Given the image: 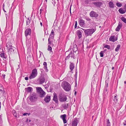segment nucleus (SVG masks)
Returning a JSON list of instances; mask_svg holds the SVG:
<instances>
[{"instance_id": "nucleus-19", "label": "nucleus", "mask_w": 126, "mask_h": 126, "mask_svg": "<svg viewBox=\"0 0 126 126\" xmlns=\"http://www.w3.org/2000/svg\"><path fill=\"white\" fill-rule=\"evenodd\" d=\"M45 79L44 78L42 77L38 80V81L40 84H42L45 82Z\"/></svg>"}, {"instance_id": "nucleus-28", "label": "nucleus", "mask_w": 126, "mask_h": 126, "mask_svg": "<svg viewBox=\"0 0 126 126\" xmlns=\"http://www.w3.org/2000/svg\"><path fill=\"white\" fill-rule=\"evenodd\" d=\"M62 106L64 109H66L68 108V104H64Z\"/></svg>"}, {"instance_id": "nucleus-61", "label": "nucleus", "mask_w": 126, "mask_h": 126, "mask_svg": "<svg viewBox=\"0 0 126 126\" xmlns=\"http://www.w3.org/2000/svg\"><path fill=\"white\" fill-rule=\"evenodd\" d=\"M1 117L0 116V121L1 120Z\"/></svg>"}, {"instance_id": "nucleus-2", "label": "nucleus", "mask_w": 126, "mask_h": 126, "mask_svg": "<svg viewBox=\"0 0 126 126\" xmlns=\"http://www.w3.org/2000/svg\"><path fill=\"white\" fill-rule=\"evenodd\" d=\"M82 29L83 30L85 34L87 36L91 35L96 30L95 28L87 30L83 29Z\"/></svg>"}, {"instance_id": "nucleus-6", "label": "nucleus", "mask_w": 126, "mask_h": 126, "mask_svg": "<svg viewBox=\"0 0 126 126\" xmlns=\"http://www.w3.org/2000/svg\"><path fill=\"white\" fill-rule=\"evenodd\" d=\"M37 72L36 69H34L32 70V74L29 77V78L31 79L35 78L37 75Z\"/></svg>"}, {"instance_id": "nucleus-42", "label": "nucleus", "mask_w": 126, "mask_h": 126, "mask_svg": "<svg viewBox=\"0 0 126 126\" xmlns=\"http://www.w3.org/2000/svg\"><path fill=\"white\" fill-rule=\"evenodd\" d=\"M77 21H75V28H76L77 27Z\"/></svg>"}, {"instance_id": "nucleus-5", "label": "nucleus", "mask_w": 126, "mask_h": 126, "mask_svg": "<svg viewBox=\"0 0 126 126\" xmlns=\"http://www.w3.org/2000/svg\"><path fill=\"white\" fill-rule=\"evenodd\" d=\"M59 101L61 102H64L67 99L66 96L65 94H60L59 96Z\"/></svg>"}, {"instance_id": "nucleus-14", "label": "nucleus", "mask_w": 126, "mask_h": 126, "mask_svg": "<svg viewBox=\"0 0 126 126\" xmlns=\"http://www.w3.org/2000/svg\"><path fill=\"white\" fill-rule=\"evenodd\" d=\"M122 24L121 22H119L118 24V25L116 29L115 30L116 31H119L120 29L122 27Z\"/></svg>"}, {"instance_id": "nucleus-58", "label": "nucleus", "mask_w": 126, "mask_h": 126, "mask_svg": "<svg viewBox=\"0 0 126 126\" xmlns=\"http://www.w3.org/2000/svg\"><path fill=\"white\" fill-rule=\"evenodd\" d=\"M114 67H112V69H114Z\"/></svg>"}, {"instance_id": "nucleus-34", "label": "nucleus", "mask_w": 126, "mask_h": 126, "mask_svg": "<svg viewBox=\"0 0 126 126\" xmlns=\"http://www.w3.org/2000/svg\"><path fill=\"white\" fill-rule=\"evenodd\" d=\"M116 5L119 7H121L122 6V4L119 3H117L116 4Z\"/></svg>"}, {"instance_id": "nucleus-25", "label": "nucleus", "mask_w": 126, "mask_h": 126, "mask_svg": "<svg viewBox=\"0 0 126 126\" xmlns=\"http://www.w3.org/2000/svg\"><path fill=\"white\" fill-rule=\"evenodd\" d=\"M120 45H117L116 48L115 49V51H118L120 48Z\"/></svg>"}, {"instance_id": "nucleus-27", "label": "nucleus", "mask_w": 126, "mask_h": 126, "mask_svg": "<svg viewBox=\"0 0 126 126\" xmlns=\"http://www.w3.org/2000/svg\"><path fill=\"white\" fill-rule=\"evenodd\" d=\"M27 91L28 92H31L32 90V88L30 87H28L27 88H26Z\"/></svg>"}, {"instance_id": "nucleus-38", "label": "nucleus", "mask_w": 126, "mask_h": 126, "mask_svg": "<svg viewBox=\"0 0 126 126\" xmlns=\"http://www.w3.org/2000/svg\"><path fill=\"white\" fill-rule=\"evenodd\" d=\"M52 43V42L51 41V39H48V44L51 45Z\"/></svg>"}, {"instance_id": "nucleus-52", "label": "nucleus", "mask_w": 126, "mask_h": 126, "mask_svg": "<svg viewBox=\"0 0 126 126\" xmlns=\"http://www.w3.org/2000/svg\"><path fill=\"white\" fill-rule=\"evenodd\" d=\"M124 7L126 9V4L124 5Z\"/></svg>"}, {"instance_id": "nucleus-40", "label": "nucleus", "mask_w": 126, "mask_h": 126, "mask_svg": "<svg viewBox=\"0 0 126 126\" xmlns=\"http://www.w3.org/2000/svg\"><path fill=\"white\" fill-rule=\"evenodd\" d=\"M50 34H51V35H52L54 36V32L53 30H52L51 31V33Z\"/></svg>"}, {"instance_id": "nucleus-44", "label": "nucleus", "mask_w": 126, "mask_h": 126, "mask_svg": "<svg viewBox=\"0 0 126 126\" xmlns=\"http://www.w3.org/2000/svg\"><path fill=\"white\" fill-rule=\"evenodd\" d=\"M85 2L86 4H88L89 3L88 0H86L85 1Z\"/></svg>"}, {"instance_id": "nucleus-60", "label": "nucleus", "mask_w": 126, "mask_h": 126, "mask_svg": "<svg viewBox=\"0 0 126 126\" xmlns=\"http://www.w3.org/2000/svg\"><path fill=\"white\" fill-rule=\"evenodd\" d=\"M124 125H126V123H124Z\"/></svg>"}, {"instance_id": "nucleus-54", "label": "nucleus", "mask_w": 126, "mask_h": 126, "mask_svg": "<svg viewBox=\"0 0 126 126\" xmlns=\"http://www.w3.org/2000/svg\"><path fill=\"white\" fill-rule=\"evenodd\" d=\"M88 1L89 2H90L91 1V0H88Z\"/></svg>"}, {"instance_id": "nucleus-59", "label": "nucleus", "mask_w": 126, "mask_h": 126, "mask_svg": "<svg viewBox=\"0 0 126 126\" xmlns=\"http://www.w3.org/2000/svg\"><path fill=\"white\" fill-rule=\"evenodd\" d=\"M64 126H66V125L64 124Z\"/></svg>"}, {"instance_id": "nucleus-15", "label": "nucleus", "mask_w": 126, "mask_h": 126, "mask_svg": "<svg viewBox=\"0 0 126 126\" xmlns=\"http://www.w3.org/2000/svg\"><path fill=\"white\" fill-rule=\"evenodd\" d=\"M53 100L56 103H58V101L57 96L56 94L55 93H53Z\"/></svg>"}, {"instance_id": "nucleus-11", "label": "nucleus", "mask_w": 126, "mask_h": 126, "mask_svg": "<svg viewBox=\"0 0 126 126\" xmlns=\"http://www.w3.org/2000/svg\"><path fill=\"white\" fill-rule=\"evenodd\" d=\"M82 31L81 30H78L76 32V33L79 39L81 38L82 36Z\"/></svg>"}, {"instance_id": "nucleus-35", "label": "nucleus", "mask_w": 126, "mask_h": 126, "mask_svg": "<svg viewBox=\"0 0 126 126\" xmlns=\"http://www.w3.org/2000/svg\"><path fill=\"white\" fill-rule=\"evenodd\" d=\"M31 21L30 19H29V18H28L27 20V25H29L30 22Z\"/></svg>"}, {"instance_id": "nucleus-53", "label": "nucleus", "mask_w": 126, "mask_h": 126, "mask_svg": "<svg viewBox=\"0 0 126 126\" xmlns=\"http://www.w3.org/2000/svg\"><path fill=\"white\" fill-rule=\"evenodd\" d=\"M0 91H1L2 92H3V90H1V89H0Z\"/></svg>"}, {"instance_id": "nucleus-23", "label": "nucleus", "mask_w": 126, "mask_h": 126, "mask_svg": "<svg viewBox=\"0 0 126 126\" xmlns=\"http://www.w3.org/2000/svg\"><path fill=\"white\" fill-rule=\"evenodd\" d=\"M109 6L110 8H112L114 7V4L112 1H110L109 3Z\"/></svg>"}, {"instance_id": "nucleus-48", "label": "nucleus", "mask_w": 126, "mask_h": 126, "mask_svg": "<svg viewBox=\"0 0 126 126\" xmlns=\"http://www.w3.org/2000/svg\"><path fill=\"white\" fill-rule=\"evenodd\" d=\"M28 114L27 113H24L23 114V115L24 116L27 115Z\"/></svg>"}, {"instance_id": "nucleus-39", "label": "nucleus", "mask_w": 126, "mask_h": 126, "mask_svg": "<svg viewBox=\"0 0 126 126\" xmlns=\"http://www.w3.org/2000/svg\"><path fill=\"white\" fill-rule=\"evenodd\" d=\"M54 36L53 35L50 34L49 36V38L48 39H53V38Z\"/></svg>"}, {"instance_id": "nucleus-22", "label": "nucleus", "mask_w": 126, "mask_h": 126, "mask_svg": "<svg viewBox=\"0 0 126 126\" xmlns=\"http://www.w3.org/2000/svg\"><path fill=\"white\" fill-rule=\"evenodd\" d=\"M74 68V64L72 63H71L70 64V68L71 71H72Z\"/></svg>"}, {"instance_id": "nucleus-50", "label": "nucleus", "mask_w": 126, "mask_h": 126, "mask_svg": "<svg viewBox=\"0 0 126 126\" xmlns=\"http://www.w3.org/2000/svg\"><path fill=\"white\" fill-rule=\"evenodd\" d=\"M42 9H41L40 10V13L41 14V12H42Z\"/></svg>"}, {"instance_id": "nucleus-16", "label": "nucleus", "mask_w": 126, "mask_h": 126, "mask_svg": "<svg viewBox=\"0 0 126 126\" xmlns=\"http://www.w3.org/2000/svg\"><path fill=\"white\" fill-rule=\"evenodd\" d=\"M93 4L95 5L96 7H99L102 5V3L101 2L98 1L94 2Z\"/></svg>"}, {"instance_id": "nucleus-17", "label": "nucleus", "mask_w": 126, "mask_h": 126, "mask_svg": "<svg viewBox=\"0 0 126 126\" xmlns=\"http://www.w3.org/2000/svg\"><path fill=\"white\" fill-rule=\"evenodd\" d=\"M78 120L77 118H75L72 122V126H77L78 124Z\"/></svg>"}, {"instance_id": "nucleus-24", "label": "nucleus", "mask_w": 126, "mask_h": 126, "mask_svg": "<svg viewBox=\"0 0 126 126\" xmlns=\"http://www.w3.org/2000/svg\"><path fill=\"white\" fill-rule=\"evenodd\" d=\"M43 65H44V68L46 70V71L47 72L48 71V70L47 69V63L45 62L43 63Z\"/></svg>"}, {"instance_id": "nucleus-36", "label": "nucleus", "mask_w": 126, "mask_h": 126, "mask_svg": "<svg viewBox=\"0 0 126 126\" xmlns=\"http://www.w3.org/2000/svg\"><path fill=\"white\" fill-rule=\"evenodd\" d=\"M100 54L101 57H103V51H101L100 52Z\"/></svg>"}, {"instance_id": "nucleus-33", "label": "nucleus", "mask_w": 126, "mask_h": 126, "mask_svg": "<svg viewBox=\"0 0 126 126\" xmlns=\"http://www.w3.org/2000/svg\"><path fill=\"white\" fill-rule=\"evenodd\" d=\"M113 100L115 102H117V99H116V94L115 96L114 99Z\"/></svg>"}, {"instance_id": "nucleus-26", "label": "nucleus", "mask_w": 126, "mask_h": 126, "mask_svg": "<svg viewBox=\"0 0 126 126\" xmlns=\"http://www.w3.org/2000/svg\"><path fill=\"white\" fill-rule=\"evenodd\" d=\"M121 19V20L125 23H126V18L124 17H122Z\"/></svg>"}, {"instance_id": "nucleus-7", "label": "nucleus", "mask_w": 126, "mask_h": 126, "mask_svg": "<svg viewBox=\"0 0 126 126\" xmlns=\"http://www.w3.org/2000/svg\"><path fill=\"white\" fill-rule=\"evenodd\" d=\"M37 98V97L36 95V94L33 93L32 94L30 98V100L32 102H35Z\"/></svg>"}, {"instance_id": "nucleus-30", "label": "nucleus", "mask_w": 126, "mask_h": 126, "mask_svg": "<svg viewBox=\"0 0 126 126\" xmlns=\"http://www.w3.org/2000/svg\"><path fill=\"white\" fill-rule=\"evenodd\" d=\"M73 51L75 53V52L77 50V46H76L75 47H73Z\"/></svg>"}, {"instance_id": "nucleus-18", "label": "nucleus", "mask_w": 126, "mask_h": 126, "mask_svg": "<svg viewBox=\"0 0 126 126\" xmlns=\"http://www.w3.org/2000/svg\"><path fill=\"white\" fill-rule=\"evenodd\" d=\"M50 100V96L47 95L44 99V101L46 103L48 102Z\"/></svg>"}, {"instance_id": "nucleus-31", "label": "nucleus", "mask_w": 126, "mask_h": 126, "mask_svg": "<svg viewBox=\"0 0 126 126\" xmlns=\"http://www.w3.org/2000/svg\"><path fill=\"white\" fill-rule=\"evenodd\" d=\"M104 47L105 48H107L109 49H110V46L108 45H105L104 46Z\"/></svg>"}, {"instance_id": "nucleus-12", "label": "nucleus", "mask_w": 126, "mask_h": 126, "mask_svg": "<svg viewBox=\"0 0 126 126\" xmlns=\"http://www.w3.org/2000/svg\"><path fill=\"white\" fill-rule=\"evenodd\" d=\"M61 118L63 119L64 124L66 123V115L65 114L62 115L60 116Z\"/></svg>"}, {"instance_id": "nucleus-41", "label": "nucleus", "mask_w": 126, "mask_h": 126, "mask_svg": "<svg viewBox=\"0 0 126 126\" xmlns=\"http://www.w3.org/2000/svg\"><path fill=\"white\" fill-rule=\"evenodd\" d=\"M74 55V54L73 53V54L72 53H72L71 54V57L72 58H75V57Z\"/></svg>"}, {"instance_id": "nucleus-43", "label": "nucleus", "mask_w": 126, "mask_h": 126, "mask_svg": "<svg viewBox=\"0 0 126 126\" xmlns=\"http://www.w3.org/2000/svg\"><path fill=\"white\" fill-rule=\"evenodd\" d=\"M0 55L1 57H3L4 56V53H2L0 54Z\"/></svg>"}, {"instance_id": "nucleus-45", "label": "nucleus", "mask_w": 126, "mask_h": 126, "mask_svg": "<svg viewBox=\"0 0 126 126\" xmlns=\"http://www.w3.org/2000/svg\"><path fill=\"white\" fill-rule=\"evenodd\" d=\"M4 4H3V10L4 12H6V11H5V10H4Z\"/></svg>"}, {"instance_id": "nucleus-56", "label": "nucleus", "mask_w": 126, "mask_h": 126, "mask_svg": "<svg viewBox=\"0 0 126 126\" xmlns=\"http://www.w3.org/2000/svg\"><path fill=\"white\" fill-rule=\"evenodd\" d=\"M124 83L125 84H126V81H125L124 82Z\"/></svg>"}, {"instance_id": "nucleus-13", "label": "nucleus", "mask_w": 126, "mask_h": 126, "mask_svg": "<svg viewBox=\"0 0 126 126\" xmlns=\"http://www.w3.org/2000/svg\"><path fill=\"white\" fill-rule=\"evenodd\" d=\"M72 53V51H67L65 53V55H67V54H68V55L67 56L65 59H68L71 56V54Z\"/></svg>"}, {"instance_id": "nucleus-10", "label": "nucleus", "mask_w": 126, "mask_h": 126, "mask_svg": "<svg viewBox=\"0 0 126 126\" xmlns=\"http://www.w3.org/2000/svg\"><path fill=\"white\" fill-rule=\"evenodd\" d=\"M79 24L81 27H84L85 26L84 21L82 18L80 19L79 21Z\"/></svg>"}, {"instance_id": "nucleus-37", "label": "nucleus", "mask_w": 126, "mask_h": 126, "mask_svg": "<svg viewBox=\"0 0 126 126\" xmlns=\"http://www.w3.org/2000/svg\"><path fill=\"white\" fill-rule=\"evenodd\" d=\"M48 50H49L50 51H51L52 50V48L50 46V45H48Z\"/></svg>"}, {"instance_id": "nucleus-4", "label": "nucleus", "mask_w": 126, "mask_h": 126, "mask_svg": "<svg viewBox=\"0 0 126 126\" xmlns=\"http://www.w3.org/2000/svg\"><path fill=\"white\" fill-rule=\"evenodd\" d=\"M37 92L39 94L41 97H44L46 94V93L42 90L41 87H37L36 88Z\"/></svg>"}, {"instance_id": "nucleus-47", "label": "nucleus", "mask_w": 126, "mask_h": 126, "mask_svg": "<svg viewBox=\"0 0 126 126\" xmlns=\"http://www.w3.org/2000/svg\"><path fill=\"white\" fill-rule=\"evenodd\" d=\"M28 79V77H26L25 78V79L26 80H27Z\"/></svg>"}, {"instance_id": "nucleus-1", "label": "nucleus", "mask_w": 126, "mask_h": 126, "mask_svg": "<svg viewBox=\"0 0 126 126\" xmlns=\"http://www.w3.org/2000/svg\"><path fill=\"white\" fill-rule=\"evenodd\" d=\"M62 85L63 89L66 91H69L71 89V86L70 84L66 81L63 82Z\"/></svg>"}, {"instance_id": "nucleus-57", "label": "nucleus", "mask_w": 126, "mask_h": 126, "mask_svg": "<svg viewBox=\"0 0 126 126\" xmlns=\"http://www.w3.org/2000/svg\"><path fill=\"white\" fill-rule=\"evenodd\" d=\"M28 114V115L29 116V115L30 114V113H28V114Z\"/></svg>"}, {"instance_id": "nucleus-29", "label": "nucleus", "mask_w": 126, "mask_h": 126, "mask_svg": "<svg viewBox=\"0 0 126 126\" xmlns=\"http://www.w3.org/2000/svg\"><path fill=\"white\" fill-rule=\"evenodd\" d=\"M13 113L14 116L16 117H17V114L16 112L14 110H13L12 111Z\"/></svg>"}, {"instance_id": "nucleus-51", "label": "nucleus", "mask_w": 126, "mask_h": 126, "mask_svg": "<svg viewBox=\"0 0 126 126\" xmlns=\"http://www.w3.org/2000/svg\"><path fill=\"white\" fill-rule=\"evenodd\" d=\"M40 25H41V26H42V23L41 22H40Z\"/></svg>"}, {"instance_id": "nucleus-62", "label": "nucleus", "mask_w": 126, "mask_h": 126, "mask_svg": "<svg viewBox=\"0 0 126 126\" xmlns=\"http://www.w3.org/2000/svg\"><path fill=\"white\" fill-rule=\"evenodd\" d=\"M46 1V2H47V0H45Z\"/></svg>"}, {"instance_id": "nucleus-3", "label": "nucleus", "mask_w": 126, "mask_h": 126, "mask_svg": "<svg viewBox=\"0 0 126 126\" xmlns=\"http://www.w3.org/2000/svg\"><path fill=\"white\" fill-rule=\"evenodd\" d=\"M6 47L7 49L9 50L8 51L9 53H10L11 54L14 53V51L16 50V48L12 46L10 42H8L7 43L6 45Z\"/></svg>"}, {"instance_id": "nucleus-46", "label": "nucleus", "mask_w": 126, "mask_h": 126, "mask_svg": "<svg viewBox=\"0 0 126 126\" xmlns=\"http://www.w3.org/2000/svg\"><path fill=\"white\" fill-rule=\"evenodd\" d=\"M2 77L4 79H5V75L4 74H3L2 75Z\"/></svg>"}, {"instance_id": "nucleus-49", "label": "nucleus", "mask_w": 126, "mask_h": 126, "mask_svg": "<svg viewBox=\"0 0 126 126\" xmlns=\"http://www.w3.org/2000/svg\"><path fill=\"white\" fill-rule=\"evenodd\" d=\"M86 19L88 20V21H90L91 20V19H90L89 18H87Z\"/></svg>"}, {"instance_id": "nucleus-20", "label": "nucleus", "mask_w": 126, "mask_h": 126, "mask_svg": "<svg viewBox=\"0 0 126 126\" xmlns=\"http://www.w3.org/2000/svg\"><path fill=\"white\" fill-rule=\"evenodd\" d=\"M118 11L120 13L123 14L125 13L126 11V10H124L122 8H121L119 9Z\"/></svg>"}, {"instance_id": "nucleus-64", "label": "nucleus", "mask_w": 126, "mask_h": 126, "mask_svg": "<svg viewBox=\"0 0 126 126\" xmlns=\"http://www.w3.org/2000/svg\"><path fill=\"white\" fill-rule=\"evenodd\" d=\"M30 121H31V120H29L30 122Z\"/></svg>"}, {"instance_id": "nucleus-9", "label": "nucleus", "mask_w": 126, "mask_h": 126, "mask_svg": "<svg viewBox=\"0 0 126 126\" xmlns=\"http://www.w3.org/2000/svg\"><path fill=\"white\" fill-rule=\"evenodd\" d=\"M90 16L92 17H97L98 16V14L93 11L90 12Z\"/></svg>"}, {"instance_id": "nucleus-32", "label": "nucleus", "mask_w": 126, "mask_h": 126, "mask_svg": "<svg viewBox=\"0 0 126 126\" xmlns=\"http://www.w3.org/2000/svg\"><path fill=\"white\" fill-rule=\"evenodd\" d=\"M106 124V126H110V123L109 120H107Z\"/></svg>"}, {"instance_id": "nucleus-55", "label": "nucleus", "mask_w": 126, "mask_h": 126, "mask_svg": "<svg viewBox=\"0 0 126 126\" xmlns=\"http://www.w3.org/2000/svg\"><path fill=\"white\" fill-rule=\"evenodd\" d=\"M96 0H91V1H96Z\"/></svg>"}, {"instance_id": "nucleus-63", "label": "nucleus", "mask_w": 126, "mask_h": 126, "mask_svg": "<svg viewBox=\"0 0 126 126\" xmlns=\"http://www.w3.org/2000/svg\"><path fill=\"white\" fill-rule=\"evenodd\" d=\"M76 92H75V94H76Z\"/></svg>"}, {"instance_id": "nucleus-21", "label": "nucleus", "mask_w": 126, "mask_h": 126, "mask_svg": "<svg viewBox=\"0 0 126 126\" xmlns=\"http://www.w3.org/2000/svg\"><path fill=\"white\" fill-rule=\"evenodd\" d=\"M109 39L110 41L113 42H114L117 40V39L116 40L115 39V37L114 36H111L110 38Z\"/></svg>"}, {"instance_id": "nucleus-8", "label": "nucleus", "mask_w": 126, "mask_h": 126, "mask_svg": "<svg viewBox=\"0 0 126 126\" xmlns=\"http://www.w3.org/2000/svg\"><path fill=\"white\" fill-rule=\"evenodd\" d=\"M25 35L26 37L28 35H30L31 33V30L30 28H27L25 31Z\"/></svg>"}]
</instances>
